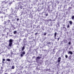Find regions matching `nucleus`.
<instances>
[{
	"label": "nucleus",
	"mask_w": 74,
	"mask_h": 74,
	"mask_svg": "<svg viewBox=\"0 0 74 74\" xmlns=\"http://www.w3.org/2000/svg\"><path fill=\"white\" fill-rule=\"evenodd\" d=\"M12 41H13V40L11 39L9 40V47H12Z\"/></svg>",
	"instance_id": "1"
},
{
	"label": "nucleus",
	"mask_w": 74,
	"mask_h": 74,
	"mask_svg": "<svg viewBox=\"0 0 74 74\" xmlns=\"http://www.w3.org/2000/svg\"><path fill=\"white\" fill-rule=\"evenodd\" d=\"M41 58V57H40V56H38L36 58V61H37V60H38V59H40Z\"/></svg>",
	"instance_id": "2"
},
{
	"label": "nucleus",
	"mask_w": 74,
	"mask_h": 74,
	"mask_svg": "<svg viewBox=\"0 0 74 74\" xmlns=\"http://www.w3.org/2000/svg\"><path fill=\"white\" fill-rule=\"evenodd\" d=\"M25 51H23L22 54H21V57H23V55H25Z\"/></svg>",
	"instance_id": "3"
},
{
	"label": "nucleus",
	"mask_w": 74,
	"mask_h": 74,
	"mask_svg": "<svg viewBox=\"0 0 74 74\" xmlns=\"http://www.w3.org/2000/svg\"><path fill=\"white\" fill-rule=\"evenodd\" d=\"M1 11H2V12H3V11H5V8L4 7L2 8L1 9Z\"/></svg>",
	"instance_id": "4"
},
{
	"label": "nucleus",
	"mask_w": 74,
	"mask_h": 74,
	"mask_svg": "<svg viewBox=\"0 0 74 74\" xmlns=\"http://www.w3.org/2000/svg\"><path fill=\"white\" fill-rule=\"evenodd\" d=\"M60 60H61V58L60 57H59L58 58V62L59 63L60 62Z\"/></svg>",
	"instance_id": "5"
},
{
	"label": "nucleus",
	"mask_w": 74,
	"mask_h": 74,
	"mask_svg": "<svg viewBox=\"0 0 74 74\" xmlns=\"http://www.w3.org/2000/svg\"><path fill=\"white\" fill-rule=\"evenodd\" d=\"M57 35V33H56V32L55 33H54V38H55V39H56V35Z\"/></svg>",
	"instance_id": "6"
},
{
	"label": "nucleus",
	"mask_w": 74,
	"mask_h": 74,
	"mask_svg": "<svg viewBox=\"0 0 74 74\" xmlns=\"http://www.w3.org/2000/svg\"><path fill=\"white\" fill-rule=\"evenodd\" d=\"M68 54H71V55H72L73 54V52L71 51H69V52L68 53Z\"/></svg>",
	"instance_id": "7"
},
{
	"label": "nucleus",
	"mask_w": 74,
	"mask_h": 74,
	"mask_svg": "<svg viewBox=\"0 0 74 74\" xmlns=\"http://www.w3.org/2000/svg\"><path fill=\"white\" fill-rule=\"evenodd\" d=\"M15 69V66H12L11 69Z\"/></svg>",
	"instance_id": "8"
},
{
	"label": "nucleus",
	"mask_w": 74,
	"mask_h": 74,
	"mask_svg": "<svg viewBox=\"0 0 74 74\" xmlns=\"http://www.w3.org/2000/svg\"><path fill=\"white\" fill-rule=\"evenodd\" d=\"M25 49V46L23 47L22 49V51H23L24 49Z\"/></svg>",
	"instance_id": "9"
},
{
	"label": "nucleus",
	"mask_w": 74,
	"mask_h": 74,
	"mask_svg": "<svg viewBox=\"0 0 74 74\" xmlns=\"http://www.w3.org/2000/svg\"><path fill=\"white\" fill-rule=\"evenodd\" d=\"M47 22H49L50 21H51V19H48V20H46Z\"/></svg>",
	"instance_id": "10"
},
{
	"label": "nucleus",
	"mask_w": 74,
	"mask_h": 74,
	"mask_svg": "<svg viewBox=\"0 0 74 74\" xmlns=\"http://www.w3.org/2000/svg\"><path fill=\"white\" fill-rule=\"evenodd\" d=\"M69 23L70 24V25H72V23H73V22H72V21H70Z\"/></svg>",
	"instance_id": "11"
},
{
	"label": "nucleus",
	"mask_w": 74,
	"mask_h": 74,
	"mask_svg": "<svg viewBox=\"0 0 74 74\" xmlns=\"http://www.w3.org/2000/svg\"><path fill=\"white\" fill-rule=\"evenodd\" d=\"M6 60L7 61H8V62H10V61H11V60H10V59H7Z\"/></svg>",
	"instance_id": "12"
},
{
	"label": "nucleus",
	"mask_w": 74,
	"mask_h": 74,
	"mask_svg": "<svg viewBox=\"0 0 74 74\" xmlns=\"http://www.w3.org/2000/svg\"><path fill=\"white\" fill-rule=\"evenodd\" d=\"M64 42H65L64 43L66 44V43H67V41L66 40H64Z\"/></svg>",
	"instance_id": "13"
},
{
	"label": "nucleus",
	"mask_w": 74,
	"mask_h": 74,
	"mask_svg": "<svg viewBox=\"0 0 74 74\" xmlns=\"http://www.w3.org/2000/svg\"><path fill=\"white\" fill-rule=\"evenodd\" d=\"M72 19L73 20L74 19V16H73L71 17Z\"/></svg>",
	"instance_id": "14"
},
{
	"label": "nucleus",
	"mask_w": 74,
	"mask_h": 74,
	"mask_svg": "<svg viewBox=\"0 0 74 74\" xmlns=\"http://www.w3.org/2000/svg\"><path fill=\"white\" fill-rule=\"evenodd\" d=\"M16 31H15L14 32V34H16Z\"/></svg>",
	"instance_id": "15"
},
{
	"label": "nucleus",
	"mask_w": 74,
	"mask_h": 74,
	"mask_svg": "<svg viewBox=\"0 0 74 74\" xmlns=\"http://www.w3.org/2000/svg\"><path fill=\"white\" fill-rule=\"evenodd\" d=\"M67 28H69L70 27V25H68L67 26Z\"/></svg>",
	"instance_id": "16"
},
{
	"label": "nucleus",
	"mask_w": 74,
	"mask_h": 74,
	"mask_svg": "<svg viewBox=\"0 0 74 74\" xmlns=\"http://www.w3.org/2000/svg\"><path fill=\"white\" fill-rule=\"evenodd\" d=\"M20 8V9H22V8H23V6H21Z\"/></svg>",
	"instance_id": "17"
},
{
	"label": "nucleus",
	"mask_w": 74,
	"mask_h": 74,
	"mask_svg": "<svg viewBox=\"0 0 74 74\" xmlns=\"http://www.w3.org/2000/svg\"><path fill=\"white\" fill-rule=\"evenodd\" d=\"M65 56L66 58H68V56L67 55H65Z\"/></svg>",
	"instance_id": "18"
},
{
	"label": "nucleus",
	"mask_w": 74,
	"mask_h": 74,
	"mask_svg": "<svg viewBox=\"0 0 74 74\" xmlns=\"http://www.w3.org/2000/svg\"><path fill=\"white\" fill-rule=\"evenodd\" d=\"M47 35V33H44V36H46Z\"/></svg>",
	"instance_id": "19"
},
{
	"label": "nucleus",
	"mask_w": 74,
	"mask_h": 74,
	"mask_svg": "<svg viewBox=\"0 0 74 74\" xmlns=\"http://www.w3.org/2000/svg\"><path fill=\"white\" fill-rule=\"evenodd\" d=\"M60 39V38H57V41H59V39Z\"/></svg>",
	"instance_id": "20"
},
{
	"label": "nucleus",
	"mask_w": 74,
	"mask_h": 74,
	"mask_svg": "<svg viewBox=\"0 0 74 74\" xmlns=\"http://www.w3.org/2000/svg\"><path fill=\"white\" fill-rule=\"evenodd\" d=\"M21 40H22V39H20L19 40V42H20V41H21Z\"/></svg>",
	"instance_id": "21"
},
{
	"label": "nucleus",
	"mask_w": 74,
	"mask_h": 74,
	"mask_svg": "<svg viewBox=\"0 0 74 74\" xmlns=\"http://www.w3.org/2000/svg\"><path fill=\"white\" fill-rule=\"evenodd\" d=\"M68 44L69 45H70V44H71V42H69Z\"/></svg>",
	"instance_id": "22"
},
{
	"label": "nucleus",
	"mask_w": 74,
	"mask_h": 74,
	"mask_svg": "<svg viewBox=\"0 0 74 74\" xmlns=\"http://www.w3.org/2000/svg\"><path fill=\"white\" fill-rule=\"evenodd\" d=\"M8 23H9V22H10V20H8Z\"/></svg>",
	"instance_id": "23"
},
{
	"label": "nucleus",
	"mask_w": 74,
	"mask_h": 74,
	"mask_svg": "<svg viewBox=\"0 0 74 74\" xmlns=\"http://www.w3.org/2000/svg\"><path fill=\"white\" fill-rule=\"evenodd\" d=\"M3 61H5V59H3L2 60Z\"/></svg>",
	"instance_id": "24"
},
{
	"label": "nucleus",
	"mask_w": 74,
	"mask_h": 74,
	"mask_svg": "<svg viewBox=\"0 0 74 74\" xmlns=\"http://www.w3.org/2000/svg\"><path fill=\"white\" fill-rule=\"evenodd\" d=\"M19 18H17V21H19Z\"/></svg>",
	"instance_id": "25"
},
{
	"label": "nucleus",
	"mask_w": 74,
	"mask_h": 74,
	"mask_svg": "<svg viewBox=\"0 0 74 74\" xmlns=\"http://www.w3.org/2000/svg\"><path fill=\"white\" fill-rule=\"evenodd\" d=\"M7 22H6V21H5L4 22V23L5 24H6Z\"/></svg>",
	"instance_id": "26"
},
{
	"label": "nucleus",
	"mask_w": 74,
	"mask_h": 74,
	"mask_svg": "<svg viewBox=\"0 0 74 74\" xmlns=\"http://www.w3.org/2000/svg\"><path fill=\"white\" fill-rule=\"evenodd\" d=\"M35 35H37V33H36L35 34Z\"/></svg>",
	"instance_id": "27"
},
{
	"label": "nucleus",
	"mask_w": 74,
	"mask_h": 74,
	"mask_svg": "<svg viewBox=\"0 0 74 74\" xmlns=\"http://www.w3.org/2000/svg\"><path fill=\"white\" fill-rule=\"evenodd\" d=\"M39 25L37 27V28H38V27H39Z\"/></svg>",
	"instance_id": "28"
},
{
	"label": "nucleus",
	"mask_w": 74,
	"mask_h": 74,
	"mask_svg": "<svg viewBox=\"0 0 74 74\" xmlns=\"http://www.w3.org/2000/svg\"><path fill=\"white\" fill-rule=\"evenodd\" d=\"M51 42H49V43H48V44H51Z\"/></svg>",
	"instance_id": "29"
},
{
	"label": "nucleus",
	"mask_w": 74,
	"mask_h": 74,
	"mask_svg": "<svg viewBox=\"0 0 74 74\" xmlns=\"http://www.w3.org/2000/svg\"><path fill=\"white\" fill-rule=\"evenodd\" d=\"M48 14H46V15L47 16H48Z\"/></svg>",
	"instance_id": "30"
},
{
	"label": "nucleus",
	"mask_w": 74,
	"mask_h": 74,
	"mask_svg": "<svg viewBox=\"0 0 74 74\" xmlns=\"http://www.w3.org/2000/svg\"><path fill=\"white\" fill-rule=\"evenodd\" d=\"M13 54H14L13 53H11V55H12Z\"/></svg>",
	"instance_id": "31"
},
{
	"label": "nucleus",
	"mask_w": 74,
	"mask_h": 74,
	"mask_svg": "<svg viewBox=\"0 0 74 74\" xmlns=\"http://www.w3.org/2000/svg\"><path fill=\"white\" fill-rule=\"evenodd\" d=\"M63 28H65V29H66V27H63Z\"/></svg>",
	"instance_id": "32"
},
{
	"label": "nucleus",
	"mask_w": 74,
	"mask_h": 74,
	"mask_svg": "<svg viewBox=\"0 0 74 74\" xmlns=\"http://www.w3.org/2000/svg\"><path fill=\"white\" fill-rule=\"evenodd\" d=\"M33 58H35V56H34V57H33Z\"/></svg>",
	"instance_id": "33"
},
{
	"label": "nucleus",
	"mask_w": 74,
	"mask_h": 74,
	"mask_svg": "<svg viewBox=\"0 0 74 74\" xmlns=\"http://www.w3.org/2000/svg\"><path fill=\"white\" fill-rule=\"evenodd\" d=\"M64 26H65L64 25H63Z\"/></svg>",
	"instance_id": "34"
},
{
	"label": "nucleus",
	"mask_w": 74,
	"mask_h": 74,
	"mask_svg": "<svg viewBox=\"0 0 74 74\" xmlns=\"http://www.w3.org/2000/svg\"><path fill=\"white\" fill-rule=\"evenodd\" d=\"M4 62L3 61V62Z\"/></svg>",
	"instance_id": "35"
},
{
	"label": "nucleus",
	"mask_w": 74,
	"mask_h": 74,
	"mask_svg": "<svg viewBox=\"0 0 74 74\" xmlns=\"http://www.w3.org/2000/svg\"><path fill=\"white\" fill-rule=\"evenodd\" d=\"M47 36H48V35Z\"/></svg>",
	"instance_id": "36"
}]
</instances>
